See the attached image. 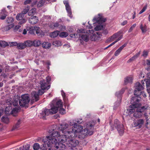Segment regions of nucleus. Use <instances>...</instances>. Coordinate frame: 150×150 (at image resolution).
I'll return each instance as SVG.
<instances>
[{
  "instance_id": "31",
  "label": "nucleus",
  "mask_w": 150,
  "mask_h": 150,
  "mask_svg": "<svg viewBox=\"0 0 150 150\" xmlns=\"http://www.w3.org/2000/svg\"><path fill=\"white\" fill-rule=\"evenodd\" d=\"M33 41V45L35 47H38L40 45L41 43V42L38 40H35Z\"/></svg>"
},
{
  "instance_id": "36",
  "label": "nucleus",
  "mask_w": 150,
  "mask_h": 150,
  "mask_svg": "<svg viewBox=\"0 0 150 150\" xmlns=\"http://www.w3.org/2000/svg\"><path fill=\"white\" fill-rule=\"evenodd\" d=\"M52 45L55 46H60L62 45L61 42L59 40H55L52 43Z\"/></svg>"
},
{
  "instance_id": "63",
  "label": "nucleus",
  "mask_w": 150,
  "mask_h": 150,
  "mask_svg": "<svg viewBox=\"0 0 150 150\" xmlns=\"http://www.w3.org/2000/svg\"><path fill=\"white\" fill-rule=\"evenodd\" d=\"M61 94L63 98H64L65 96V93L62 90L61 91Z\"/></svg>"
},
{
  "instance_id": "47",
  "label": "nucleus",
  "mask_w": 150,
  "mask_h": 150,
  "mask_svg": "<svg viewBox=\"0 0 150 150\" xmlns=\"http://www.w3.org/2000/svg\"><path fill=\"white\" fill-rule=\"evenodd\" d=\"M62 106L61 107H58V108H60L59 110V112L62 114H63L65 113V110L62 108Z\"/></svg>"
},
{
  "instance_id": "4",
  "label": "nucleus",
  "mask_w": 150,
  "mask_h": 150,
  "mask_svg": "<svg viewBox=\"0 0 150 150\" xmlns=\"http://www.w3.org/2000/svg\"><path fill=\"white\" fill-rule=\"evenodd\" d=\"M75 137L73 134L68 135L62 134L58 139L62 143L66 142L67 146L70 148L69 150H76L75 147L79 142L78 140L75 139Z\"/></svg>"
},
{
  "instance_id": "46",
  "label": "nucleus",
  "mask_w": 150,
  "mask_h": 150,
  "mask_svg": "<svg viewBox=\"0 0 150 150\" xmlns=\"http://www.w3.org/2000/svg\"><path fill=\"white\" fill-rule=\"evenodd\" d=\"M14 21L13 18L12 17H10L8 18L7 19L6 21L8 23H11L13 22Z\"/></svg>"
},
{
  "instance_id": "58",
  "label": "nucleus",
  "mask_w": 150,
  "mask_h": 150,
  "mask_svg": "<svg viewBox=\"0 0 150 150\" xmlns=\"http://www.w3.org/2000/svg\"><path fill=\"white\" fill-rule=\"evenodd\" d=\"M21 28V26L20 25H16L15 27H14V29L15 30H18V29H19V28Z\"/></svg>"
},
{
  "instance_id": "11",
  "label": "nucleus",
  "mask_w": 150,
  "mask_h": 150,
  "mask_svg": "<svg viewBox=\"0 0 150 150\" xmlns=\"http://www.w3.org/2000/svg\"><path fill=\"white\" fill-rule=\"evenodd\" d=\"M141 83L143 86H142L139 83H136L134 86L135 89L134 91V94L137 97L140 96V94H141V93H142V92H140V91L143 90L144 88L143 87L144 84V81H142Z\"/></svg>"
},
{
  "instance_id": "60",
  "label": "nucleus",
  "mask_w": 150,
  "mask_h": 150,
  "mask_svg": "<svg viewBox=\"0 0 150 150\" xmlns=\"http://www.w3.org/2000/svg\"><path fill=\"white\" fill-rule=\"evenodd\" d=\"M26 21V20L25 19H23L22 21L19 22L20 24L23 23H25Z\"/></svg>"
},
{
  "instance_id": "44",
  "label": "nucleus",
  "mask_w": 150,
  "mask_h": 150,
  "mask_svg": "<svg viewBox=\"0 0 150 150\" xmlns=\"http://www.w3.org/2000/svg\"><path fill=\"white\" fill-rule=\"evenodd\" d=\"M18 111V109L16 108H13L12 110H11V114L13 115H14V114H15L17 113Z\"/></svg>"
},
{
  "instance_id": "20",
  "label": "nucleus",
  "mask_w": 150,
  "mask_h": 150,
  "mask_svg": "<svg viewBox=\"0 0 150 150\" xmlns=\"http://www.w3.org/2000/svg\"><path fill=\"white\" fill-rule=\"evenodd\" d=\"M127 43H125L122 46L120 47L115 52L114 55L115 56H117L120 53L122 50L126 46Z\"/></svg>"
},
{
  "instance_id": "64",
  "label": "nucleus",
  "mask_w": 150,
  "mask_h": 150,
  "mask_svg": "<svg viewBox=\"0 0 150 150\" xmlns=\"http://www.w3.org/2000/svg\"><path fill=\"white\" fill-rule=\"evenodd\" d=\"M147 78L150 80V73H148L147 74Z\"/></svg>"
},
{
  "instance_id": "15",
  "label": "nucleus",
  "mask_w": 150,
  "mask_h": 150,
  "mask_svg": "<svg viewBox=\"0 0 150 150\" xmlns=\"http://www.w3.org/2000/svg\"><path fill=\"white\" fill-rule=\"evenodd\" d=\"M122 32L120 31L114 34L110 37V40L111 41H112L115 40V41L117 42L122 38Z\"/></svg>"
},
{
  "instance_id": "34",
  "label": "nucleus",
  "mask_w": 150,
  "mask_h": 150,
  "mask_svg": "<svg viewBox=\"0 0 150 150\" xmlns=\"http://www.w3.org/2000/svg\"><path fill=\"white\" fill-rule=\"evenodd\" d=\"M30 145L28 144H26L20 147L19 149L21 150H28L30 148Z\"/></svg>"
},
{
  "instance_id": "2",
  "label": "nucleus",
  "mask_w": 150,
  "mask_h": 150,
  "mask_svg": "<svg viewBox=\"0 0 150 150\" xmlns=\"http://www.w3.org/2000/svg\"><path fill=\"white\" fill-rule=\"evenodd\" d=\"M62 106V103L61 100H59L57 101L56 100H53L51 104V108L43 109L38 115L40 118L45 119L46 117L49 115L54 114L57 113L58 111V107H61Z\"/></svg>"
},
{
  "instance_id": "10",
  "label": "nucleus",
  "mask_w": 150,
  "mask_h": 150,
  "mask_svg": "<svg viewBox=\"0 0 150 150\" xmlns=\"http://www.w3.org/2000/svg\"><path fill=\"white\" fill-rule=\"evenodd\" d=\"M90 39L92 41H97L99 40L102 36L101 34L98 32H94L93 30H89Z\"/></svg>"
},
{
  "instance_id": "33",
  "label": "nucleus",
  "mask_w": 150,
  "mask_h": 150,
  "mask_svg": "<svg viewBox=\"0 0 150 150\" xmlns=\"http://www.w3.org/2000/svg\"><path fill=\"white\" fill-rule=\"evenodd\" d=\"M34 30L36 33L38 35H40L41 34L42 31L40 30L39 27L36 26L34 27Z\"/></svg>"
},
{
  "instance_id": "3",
  "label": "nucleus",
  "mask_w": 150,
  "mask_h": 150,
  "mask_svg": "<svg viewBox=\"0 0 150 150\" xmlns=\"http://www.w3.org/2000/svg\"><path fill=\"white\" fill-rule=\"evenodd\" d=\"M51 80V77L50 76H48L46 78V81L43 79H42L40 81V88L41 89L38 90V93L34 91L31 93V103H33L35 101H38L39 99V96L41 95L44 93V90L45 89L48 90L50 87V85H48L49 84V82Z\"/></svg>"
},
{
  "instance_id": "14",
  "label": "nucleus",
  "mask_w": 150,
  "mask_h": 150,
  "mask_svg": "<svg viewBox=\"0 0 150 150\" xmlns=\"http://www.w3.org/2000/svg\"><path fill=\"white\" fill-rule=\"evenodd\" d=\"M144 122L143 120L139 119L134 121L132 125L133 127H136L137 129H140L143 125Z\"/></svg>"
},
{
  "instance_id": "26",
  "label": "nucleus",
  "mask_w": 150,
  "mask_h": 150,
  "mask_svg": "<svg viewBox=\"0 0 150 150\" xmlns=\"http://www.w3.org/2000/svg\"><path fill=\"white\" fill-rule=\"evenodd\" d=\"M59 33V31L57 30L51 33L50 34V36L51 38H55L58 36Z\"/></svg>"
},
{
  "instance_id": "50",
  "label": "nucleus",
  "mask_w": 150,
  "mask_h": 150,
  "mask_svg": "<svg viewBox=\"0 0 150 150\" xmlns=\"http://www.w3.org/2000/svg\"><path fill=\"white\" fill-rule=\"evenodd\" d=\"M147 8V5L145 6L139 12V14H140L145 11Z\"/></svg>"
},
{
  "instance_id": "57",
  "label": "nucleus",
  "mask_w": 150,
  "mask_h": 150,
  "mask_svg": "<svg viewBox=\"0 0 150 150\" xmlns=\"http://www.w3.org/2000/svg\"><path fill=\"white\" fill-rule=\"evenodd\" d=\"M35 31L34 30V27L33 29L30 30L29 31V33L31 34H35Z\"/></svg>"
},
{
  "instance_id": "9",
  "label": "nucleus",
  "mask_w": 150,
  "mask_h": 150,
  "mask_svg": "<svg viewBox=\"0 0 150 150\" xmlns=\"http://www.w3.org/2000/svg\"><path fill=\"white\" fill-rule=\"evenodd\" d=\"M77 31L78 33H81L79 35L80 40H82L85 42L88 41L90 38L88 30L86 31L84 29L81 28L78 29Z\"/></svg>"
},
{
  "instance_id": "21",
  "label": "nucleus",
  "mask_w": 150,
  "mask_h": 150,
  "mask_svg": "<svg viewBox=\"0 0 150 150\" xmlns=\"http://www.w3.org/2000/svg\"><path fill=\"white\" fill-rule=\"evenodd\" d=\"M6 103L8 105H13L14 106H17L18 104V101L16 100H14L13 102L11 101L10 99H8L6 101Z\"/></svg>"
},
{
  "instance_id": "1",
  "label": "nucleus",
  "mask_w": 150,
  "mask_h": 150,
  "mask_svg": "<svg viewBox=\"0 0 150 150\" xmlns=\"http://www.w3.org/2000/svg\"><path fill=\"white\" fill-rule=\"evenodd\" d=\"M62 135L60 132L57 131H54L50 134L43 138V144L40 147L42 150H67V146L59 140Z\"/></svg>"
},
{
  "instance_id": "49",
  "label": "nucleus",
  "mask_w": 150,
  "mask_h": 150,
  "mask_svg": "<svg viewBox=\"0 0 150 150\" xmlns=\"http://www.w3.org/2000/svg\"><path fill=\"white\" fill-rule=\"evenodd\" d=\"M146 81V86L147 87L150 86V80H149L148 78H147L144 81Z\"/></svg>"
},
{
  "instance_id": "5",
  "label": "nucleus",
  "mask_w": 150,
  "mask_h": 150,
  "mask_svg": "<svg viewBox=\"0 0 150 150\" xmlns=\"http://www.w3.org/2000/svg\"><path fill=\"white\" fill-rule=\"evenodd\" d=\"M141 105L138 103H134L133 104L130 105L129 108L127 109L126 113L127 115H129L134 112L136 110V111L134 114L133 116L136 117H139L141 115L140 113L144 111L148 107L144 106L141 107Z\"/></svg>"
},
{
  "instance_id": "54",
  "label": "nucleus",
  "mask_w": 150,
  "mask_h": 150,
  "mask_svg": "<svg viewBox=\"0 0 150 150\" xmlns=\"http://www.w3.org/2000/svg\"><path fill=\"white\" fill-rule=\"evenodd\" d=\"M18 44L16 42H12L11 43L10 45L12 46H16L18 45Z\"/></svg>"
},
{
  "instance_id": "28",
  "label": "nucleus",
  "mask_w": 150,
  "mask_h": 150,
  "mask_svg": "<svg viewBox=\"0 0 150 150\" xmlns=\"http://www.w3.org/2000/svg\"><path fill=\"white\" fill-rule=\"evenodd\" d=\"M12 109L11 106L10 105H8V106L6 107L5 110V113L7 115H10Z\"/></svg>"
},
{
  "instance_id": "17",
  "label": "nucleus",
  "mask_w": 150,
  "mask_h": 150,
  "mask_svg": "<svg viewBox=\"0 0 150 150\" xmlns=\"http://www.w3.org/2000/svg\"><path fill=\"white\" fill-rule=\"evenodd\" d=\"M64 3L65 5L66 9L68 13V16L71 18L72 17V16L71 9L68 1H64Z\"/></svg>"
},
{
  "instance_id": "29",
  "label": "nucleus",
  "mask_w": 150,
  "mask_h": 150,
  "mask_svg": "<svg viewBox=\"0 0 150 150\" xmlns=\"http://www.w3.org/2000/svg\"><path fill=\"white\" fill-rule=\"evenodd\" d=\"M21 122V120H18L16 125L13 126L12 130H14L19 127Z\"/></svg>"
},
{
  "instance_id": "23",
  "label": "nucleus",
  "mask_w": 150,
  "mask_h": 150,
  "mask_svg": "<svg viewBox=\"0 0 150 150\" xmlns=\"http://www.w3.org/2000/svg\"><path fill=\"white\" fill-rule=\"evenodd\" d=\"M140 54V53L139 52L136 53L134 56L130 58L127 61V63H129L134 60L138 57Z\"/></svg>"
},
{
  "instance_id": "16",
  "label": "nucleus",
  "mask_w": 150,
  "mask_h": 150,
  "mask_svg": "<svg viewBox=\"0 0 150 150\" xmlns=\"http://www.w3.org/2000/svg\"><path fill=\"white\" fill-rule=\"evenodd\" d=\"M83 129V127L81 125H78L77 124L75 126V128L74 129V130H73V135L74 136L76 137L78 134L80 136L81 132Z\"/></svg>"
},
{
  "instance_id": "53",
  "label": "nucleus",
  "mask_w": 150,
  "mask_h": 150,
  "mask_svg": "<svg viewBox=\"0 0 150 150\" xmlns=\"http://www.w3.org/2000/svg\"><path fill=\"white\" fill-rule=\"evenodd\" d=\"M148 52L147 51H144L143 53L142 56L144 57H146L148 55Z\"/></svg>"
},
{
  "instance_id": "61",
  "label": "nucleus",
  "mask_w": 150,
  "mask_h": 150,
  "mask_svg": "<svg viewBox=\"0 0 150 150\" xmlns=\"http://www.w3.org/2000/svg\"><path fill=\"white\" fill-rule=\"evenodd\" d=\"M30 1H31L30 0H27L24 2V4H29V3H30Z\"/></svg>"
},
{
  "instance_id": "62",
  "label": "nucleus",
  "mask_w": 150,
  "mask_h": 150,
  "mask_svg": "<svg viewBox=\"0 0 150 150\" xmlns=\"http://www.w3.org/2000/svg\"><path fill=\"white\" fill-rule=\"evenodd\" d=\"M108 31L107 30H103V33L106 35L108 34Z\"/></svg>"
},
{
  "instance_id": "42",
  "label": "nucleus",
  "mask_w": 150,
  "mask_h": 150,
  "mask_svg": "<svg viewBox=\"0 0 150 150\" xmlns=\"http://www.w3.org/2000/svg\"><path fill=\"white\" fill-rule=\"evenodd\" d=\"M8 45V43L5 41H0V46L3 47H5Z\"/></svg>"
},
{
  "instance_id": "41",
  "label": "nucleus",
  "mask_w": 150,
  "mask_h": 150,
  "mask_svg": "<svg viewBox=\"0 0 150 150\" xmlns=\"http://www.w3.org/2000/svg\"><path fill=\"white\" fill-rule=\"evenodd\" d=\"M59 24L57 23H53L50 25V27L52 28H55L57 27H59Z\"/></svg>"
},
{
  "instance_id": "7",
  "label": "nucleus",
  "mask_w": 150,
  "mask_h": 150,
  "mask_svg": "<svg viewBox=\"0 0 150 150\" xmlns=\"http://www.w3.org/2000/svg\"><path fill=\"white\" fill-rule=\"evenodd\" d=\"M106 19L103 17L102 14H98V16L94 18L93 20L94 22L93 25L95 23L96 24V26L94 28V29L96 31H98L103 29L104 25L103 23L105 22Z\"/></svg>"
},
{
  "instance_id": "48",
  "label": "nucleus",
  "mask_w": 150,
  "mask_h": 150,
  "mask_svg": "<svg viewBox=\"0 0 150 150\" xmlns=\"http://www.w3.org/2000/svg\"><path fill=\"white\" fill-rule=\"evenodd\" d=\"M58 28L61 31L65 30L66 29V28L65 26L62 25H59Z\"/></svg>"
},
{
  "instance_id": "59",
  "label": "nucleus",
  "mask_w": 150,
  "mask_h": 150,
  "mask_svg": "<svg viewBox=\"0 0 150 150\" xmlns=\"http://www.w3.org/2000/svg\"><path fill=\"white\" fill-rule=\"evenodd\" d=\"M146 64L148 65L149 66V67L148 68L150 69V61L149 59H147L146 60Z\"/></svg>"
},
{
  "instance_id": "19",
  "label": "nucleus",
  "mask_w": 150,
  "mask_h": 150,
  "mask_svg": "<svg viewBox=\"0 0 150 150\" xmlns=\"http://www.w3.org/2000/svg\"><path fill=\"white\" fill-rule=\"evenodd\" d=\"M124 92V90L123 89L121 91L117 92L116 93V96L118 98V102L117 105H116V106H118L121 101V95Z\"/></svg>"
},
{
  "instance_id": "43",
  "label": "nucleus",
  "mask_w": 150,
  "mask_h": 150,
  "mask_svg": "<svg viewBox=\"0 0 150 150\" xmlns=\"http://www.w3.org/2000/svg\"><path fill=\"white\" fill-rule=\"evenodd\" d=\"M1 120L3 122L6 123H8L9 122V119L6 117H2Z\"/></svg>"
},
{
  "instance_id": "52",
  "label": "nucleus",
  "mask_w": 150,
  "mask_h": 150,
  "mask_svg": "<svg viewBox=\"0 0 150 150\" xmlns=\"http://www.w3.org/2000/svg\"><path fill=\"white\" fill-rule=\"evenodd\" d=\"M76 124H80L82 122V119H76L74 120Z\"/></svg>"
},
{
  "instance_id": "8",
  "label": "nucleus",
  "mask_w": 150,
  "mask_h": 150,
  "mask_svg": "<svg viewBox=\"0 0 150 150\" xmlns=\"http://www.w3.org/2000/svg\"><path fill=\"white\" fill-rule=\"evenodd\" d=\"M95 124L94 122L88 123L86 125V128L83 129L81 132V134L80 136L81 137L84 138L85 136L87 135H91L93 134V130L94 126Z\"/></svg>"
},
{
  "instance_id": "18",
  "label": "nucleus",
  "mask_w": 150,
  "mask_h": 150,
  "mask_svg": "<svg viewBox=\"0 0 150 150\" xmlns=\"http://www.w3.org/2000/svg\"><path fill=\"white\" fill-rule=\"evenodd\" d=\"M38 21V17L36 16H32L29 19V23L32 24H34L37 23Z\"/></svg>"
},
{
  "instance_id": "37",
  "label": "nucleus",
  "mask_w": 150,
  "mask_h": 150,
  "mask_svg": "<svg viewBox=\"0 0 150 150\" xmlns=\"http://www.w3.org/2000/svg\"><path fill=\"white\" fill-rule=\"evenodd\" d=\"M45 3V0H40L38 1L37 4V6L38 7L42 6Z\"/></svg>"
},
{
  "instance_id": "30",
  "label": "nucleus",
  "mask_w": 150,
  "mask_h": 150,
  "mask_svg": "<svg viewBox=\"0 0 150 150\" xmlns=\"http://www.w3.org/2000/svg\"><path fill=\"white\" fill-rule=\"evenodd\" d=\"M25 47H29L33 45V41L31 40H27L24 42Z\"/></svg>"
},
{
  "instance_id": "39",
  "label": "nucleus",
  "mask_w": 150,
  "mask_h": 150,
  "mask_svg": "<svg viewBox=\"0 0 150 150\" xmlns=\"http://www.w3.org/2000/svg\"><path fill=\"white\" fill-rule=\"evenodd\" d=\"M24 16V14L21 13L18 14L16 16V18L18 20H20L22 19Z\"/></svg>"
},
{
  "instance_id": "38",
  "label": "nucleus",
  "mask_w": 150,
  "mask_h": 150,
  "mask_svg": "<svg viewBox=\"0 0 150 150\" xmlns=\"http://www.w3.org/2000/svg\"><path fill=\"white\" fill-rule=\"evenodd\" d=\"M17 47L18 49L20 50L24 48L25 47V43L18 44Z\"/></svg>"
},
{
  "instance_id": "40",
  "label": "nucleus",
  "mask_w": 150,
  "mask_h": 150,
  "mask_svg": "<svg viewBox=\"0 0 150 150\" xmlns=\"http://www.w3.org/2000/svg\"><path fill=\"white\" fill-rule=\"evenodd\" d=\"M34 150H38L40 148V144L38 143H35L33 145Z\"/></svg>"
},
{
  "instance_id": "22",
  "label": "nucleus",
  "mask_w": 150,
  "mask_h": 150,
  "mask_svg": "<svg viewBox=\"0 0 150 150\" xmlns=\"http://www.w3.org/2000/svg\"><path fill=\"white\" fill-rule=\"evenodd\" d=\"M7 13L6 12L5 9H3L1 10L0 13V18L1 20L5 19L7 15Z\"/></svg>"
},
{
  "instance_id": "45",
  "label": "nucleus",
  "mask_w": 150,
  "mask_h": 150,
  "mask_svg": "<svg viewBox=\"0 0 150 150\" xmlns=\"http://www.w3.org/2000/svg\"><path fill=\"white\" fill-rule=\"evenodd\" d=\"M29 9V7L27 6L24 9L23 11V12L21 13H23V14H24V15L25 14H26L28 12Z\"/></svg>"
},
{
  "instance_id": "27",
  "label": "nucleus",
  "mask_w": 150,
  "mask_h": 150,
  "mask_svg": "<svg viewBox=\"0 0 150 150\" xmlns=\"http://www.w3.org/2000/svg\"><path fill=\"white\" fill-rule=\"evenodd\" d=\"M42 46L44 48L47 49H49L51 47V44L48 42H44L42 43Z\"/></svg>"
},
{
  "instance_id": "51",
  "label": "nucleus",
  "mask_w": 150,
  "mask_h": 150,
  "mask_svg": "<svg viewBox=\"0 0 150 150\" xmlns=\"http://www.w3.org/2000/svg\"><path fill=\"white\" fill-rule=\"evenodd\" d=\"M136 23L134 24L133 25H132L129 30L128 32H131L133 30V29L136 27Z\"/></svg>"
},
{
  "instance_id": "55",
  "label": "nucleus",
  "mask_w": 150,
  "mask_h": 150,
  "mask_svg": "<svg viewBox=\"0 0 150 150\" xmlns=\"http://www.w3.org/2000/svg\"><path fill=\"white\" fill-rule=\"evenodd\" d=\"M70 36L71 38H76L77 37V35L75 34H71L70 35Z\"/></svg>"
},
{
  "instance_id": "13",
  "label": "nucleus",
  "mask_w": 150,
  "mask_h": 150,
  "mask_svg": "<svg viewBox=\"0 0 150 150\" xmlns=\"http://www.w3.org/2000/svg\"><path fill=\"white\" fill-rule=\"evenodd\" d=\"M114 126L117 128L120 135H122L124 133V130L123 125L121 124L117 120H116L114 122Z\"/></svg>"
},
{
  "instance_id": "12",
  "label": "nucleus",
  "mask_w": 150,
  "mask_h": 150,
  "mask_svg": "<svg viewBox=\"0 0 150 150\" xmlns=\"http://www.w3.org/2000/svg\"><path fill=\"white\" fill-rule=\"evenodd\" d=\"M29 96L28 94L23 95L20 99L19 103L21 106L23 107L28 104L30 101Z\"/></svg>"
},
{
  "instance_id": "6",
  "label": "nucleus",
  "mask_w": 150,
  "mask_h": 150,
  "mask_svg": "<svg viewBox=\"0 0 150 150\" xmlns=\"http://www.w3.org/2000/svg\"><path fill=\"white\" fill-rule=\"evenodd\" d=\"M77 125L74 120L69 121L68 124L63 123L60 125L59 129L62 134H70L74 133L73 130Z\"/></svg>"
},
{
  "instance_id": "35",
  "label": "nucleus",
  "mask_w": 150,
  "mask_h": 150,
  "mask_svg": "<svg viewBox=\"0 0 150 150\" xmlns=\"http://www.w3.org/2000/svg\"><path fill=\"white\" fill-rule=\"evenodd\" d=\"M59 36L61 38H65L68 35V33L67 32H62L59 34Z\"/></svg>"
},
{
  "instance_id": "24",
  "label": "nucleus",
  "mask_w": 150,
  "mask_h": 150,
  "mask_svg": "<svg viewBox=\"0 0 150 150\" xmlns=\"http://www.w3.org/2000/svg\"><path fill=\"white\" fill-rule=\"evenodd\" d=\"M133 80V78L132 76H128L125 79L124 82L125 84L128 83H130L132 82Z\"/></svg>"
},
{
  "instance_id": "25",
  "label": "nucleus",
  "mask_w": 150,
  "mask_h": 150,
  "mask_svg": "<svg viewBox=\"0 0 150 150\" xmlns=\"http://www.w3.org/2000/svg\"><path fill=\"white\" fill-rule=\"evenodd\" d=\"M140 28L143 33H146L147 30V26L144 24H141Z\"/></svg>"
},
{
  "instance_id": "56",
  "label": "nucleus",
  "mask_w": 150,
  "mask_h": 150,
  "mask_svg": "<svg viewBox=\"0 0 150 150\" xmlns=\"http://www.w3.org/2000/svg\"><path fill=\"white\" fill-rule=\"evenodd\" d=\"M127 20H125L123 22L121 23V25L122 26H124L125 25L127 24Z\"/></svg>"
},
{
  "instance_id": "32",
  "label": "nucleus",
  "mask_w": 150,
  "mask_h": 150,
  "mask_svg": "<svg viewBox=\"0 0 150 150\" xmlns=\"http://www.w3.org/2000/svg\"><path fill=\"white\" fill-rule=\"evenodd\" d=\"M36 13V9L35 8H33L28 12V15L31 16L35 14Z\"/></svg>"
}]
</instances>
